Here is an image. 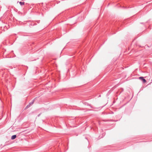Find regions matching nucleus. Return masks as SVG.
Returning <instances> with one entry per match:
<instances>
[{"instance_id": "obj_1", "label": "nucleus", "mask_w": 152, "mask_h": 152, "mask_svg": "<svg viewBox=\"0 0 152 152\" xmlns=\"http://www.w3.org/2000/svg\"><path fill=\"white\" fill-rule=\"evenodd\" d=\"M16 137V135H12L11 137L12 140L15 139Z\"/></svg>"}, {"instance_id": "obj_2", "label": "nucleus", "mask_w": 152, "mask_h": 152, "mask_svg": "<svg viewBox=\"0 0 152 152\" xmlns=\"http://www.w3.org/2000/svg\"><path fill=\"white\" fill-rule=\"evenodd\" d=\"M34 101V99L32 101L29 103V104L30 106L32 105Z\"/></svg>"}, {"instance_id": "obj_3", "label": "nucleus", "mask_w": 152, "mask_h": 152, "mask_svg": "<svg viewBox=\"0 0 152 152\" xmlns=\"http://www.w3.org/2000/svg\"><path fill=\"white\" fill-rule=\"evenodd\" d=\"M19 3L21 6H22L24 4V2H20Z\"/></svg>"}, {"instance_id": "obj_4", "label": "nucleus", "mask_w": 152, "mask_h": 152, "mask_svg": "<svg viewBox=\"0 0 152 152\" xmlns=\"http://www.w3.org/2000/svg\"><path fill=\"white\" fill-rule=\"evenodd\" d=\"M143 78L144 77H143V83H144L146 82V80L145 79H144Z\"/></svg>"}, {"instance_id": "obj_5", "label": "nucleus", "mask_w": 152, "mask_h": 152, "mask_svg": "<svg viewBox=\"0 0 152 152\" xmlns=\"http://www.w3.org/2000/svg\"><path fill=\"white\" fill-rule=\"evenodd\" d=\"M139 79H140L141 80H142V77H139Z\"/></svg>"}, {"instance_id": "obj_6", "label": "nucleus", "mask_w": 152, "mask_h": 152, "mask_svg": "<svg viewBox=\"0 0 152 152\" xmlns=\"http://www.w3.org/2000/svg\"><path fill=\"white\" fill-rule=\"evenodd\" d=\"M30 105H29H29H28L26 107V108H28L29 107H30Z\"/></svg>"}]
</instances>
